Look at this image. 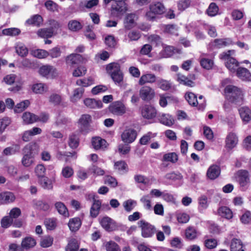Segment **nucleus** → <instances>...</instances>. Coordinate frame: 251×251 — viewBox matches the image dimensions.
<instances>
[{"instance_id": "obj_1", "label": "nucleus", "mask_w": 251, "mask_h": 251, "mask_svg": "<svg viewBox=\"0 0 251 251\" xmlns=\"http://www.w3.org/2000/svg\"><path fill=\"white\" fill-rule=\"evenodd\" d=\"M38 150V145L35 142H30L24 146L22 150L23 156L21 161L24 167L29 168L34 164V153Z\"/></svg>"}, {"instance_id": "obj_2", "label": "nucleus", "mask_w": 251, "mask_h": 251, "mask_svg": "<svg viewBox=\"0 0 251 251\" xmlns=\"http://www.w3.org/2000/svg\"><path fill=\"white\" fill-rule=\"evenodd\" d=\"M106 71L116 84H119L123 82L124 75L120 69V65L112 63L109 64L106 67Z\"/></svg>"}, {"instance_id": "obj_3", "label": "nucleus", "mask_w": 251, "mask_h": 251, "mask_svg": "<svg viewBox=\"0 0 251 251\" xmlns=\"http://www.w3.org/2000/svg\"><path fill=\"white\" fill-rule=\"evenodd\" d=\"M165 10V7L162 3H152L150 5L149 10L146 12V17L149 20H154L157 15L163 14Z\"/></svg>"}, {"instance_id": "obj_4", "label": "nucleus", "mask_w": 251, "mask_h": 251, "mask_svg": "<svg viewBox=\"0 0 251 251\" xmlns=\"http://www.w3.org/2000/svg\"><path fill=\"white\" fill-rule=\"evenodd\" d=\"M233 50H228L221 54L220 58L226 60L225 62L226 68L231 72H236L239 63L233 58L230 57L231 53Z\"/></svg>"}, {"instance_id": "obj_5", "label": "nucleus", "mask_w": 251, "mask_h": 251, "mask_svg": "<svg viewBox=\"0 0 251 251\" xmlns=\"http://www.w3.org/2000/svg\"><path fill=\"white\" fill-rule=\"evenodd\" d=\"M185 99L190 105L193 106H198L199 109L203 110L205 107V100L201 95L199 96L198 100L195 94L188 92L185 94Z\"/></svg>"}, {"instance_id": "obj_6", "label": "nucleus", "mask_w": 251, "mask_h": 251, "mask_svg": "<svg viewBox=\"0 0 251 251\" xmlns=\"http://www.w3.org/2000/svg\"><path fill=\"white\" fill-rule=\"evenodd\" d=\"M237 181L241 189L245 191L248 189L250 184V174L248 171L244 170L238 171L237 173Z\"/></svg>"}, {"instance_id": "obj_7", "label": "nucleus", "mask_w": 251, "mask_h": 251, "mask_svg": "<svg viewBox=\"0 0 251 251\" xmlns=\"http://www.w3.org/2000/svg\"><path fill=\"white\" fill-rule=\"evenodd\" d=\"M138 224L141 228V235L144 238L151 237L156 232L155 228L153 226L144 220L140 221Z\"/></svg>"}, {"instance_id": "obj_8", "label": "nucleus", "mask_w": 251, "mask_h": 251, "mask_svg": "<svg viewBox=\"0 0 251 251\" xmlns=\"http://www.w3.org/2000/svg\"><path fill=\"white\" fill-rule=\"evenodd\" d=\"M109 111L113 114L122 116L126 112V108L125 104L121 101H115L109 106Z\"/></svg>"}, {"instance_id": "obj_9", "label": "nucleus", "mask_w": 251, "mask_h": 251, "mask_svg": "<svg viewBox=\"0 0 251 251\" xmlns=\"http://www.w3.org/2000/svg\"><path fill=\"white\" fill-rule=\"evenodd\" d=\"M155 96L154 90L150 86H142L139 90L140 98L144 101H150Z\"/></svg>"}, {"instance_id": "obj_10", "label": "nucleus", "mask_w": 251, "mask_h": 251, "mask_svg": "<svg viewBox=\"0 0 251 251\" xmlns=\"http://www.w3.org/2000/svg\"><path fill=\"white\" fill-rule=\"evenodd\" d=\"M39 73L42 76L47 78H53L57 75L56 69L51 65H44L39 70Z\"/></svg>"}, {"instance_id": "obj_11", "label": "nucleus", "mask_w": 251, "mask_h": 251, "mask_svg": "<svg viewBox=\"0 0 251 251\" xmlns=\"http://www.w3.org/2000/svg\"><path fill=\"white\" fill-rule=\"evenodd\" d=\"M88 199L93 200V204L90 209V215L93 218H96L99 213L101 202L97 200L93 194H89Z\"/></svg>"}, {"instance_id": "obj_12", "label": "nucleus", "mask_w": 251, "mask_h": 251, "mask_svg": "<svg viewBox=\"0 0 251 251\" xmlns=\"http://www.w3.org/2000/svg\"><path fill=\"white\" fill-rule=\"evenodd\" d=\"M141 113L144 118L151 120L156 116L157 111L153 106L151 105H145L142 107Z\"/></svg>"}, {"instance_id": "obj_13", "label": "nucleus", "mask_w": 251, "mask_h": 251, "mask_svg": "<svg viewBox=\"0 0 251 251\" xmlns=\"http://www.w3.org/2000/svg\"><path fill=\"white\" fill-rule=\"evenodd\" d=\"M101 226L107 231L115 230L117 228L116 222L108 217H104L100 220Z\"/></svg>"}, {"instance_id": "obj_14", "label": "nucleus", "mask_w": 251, "mask_h": 251, "mask_svg": "<svg viewBox=\"0 0 251 251\" xmlns=\"http://www.w3.org/2000/svg\"><path fill=\"white\" fill-rule=\"evenodd\" d=\"M137 133L135 130L132 128L125 129L123 132L121 138L122 141L126 143H131L136 139Z\"/></svg>"}, {"instance_id": "obj_15", "label": "nucleus", "mask_w": 251, "mask_h": 251, "mask_svg": "<svg viewBox=\"0 0 251 251\" xmlns=\"http://www.w3.org/2000/svg\"><path fill=\"white\" fill-rule=\"evenodd\" d=\"M42 129L38 127H34L32 128L25 131L22 136V139L24 142H28L31 139L32 136L41 133Z\"/></svg>"}, {"instance_id": "obj_16", "label": "nucleus", "mask_w": 251, "mask_h": 251, "mask_svg": "<svg viewBox=\"0 0 251 251\" xmlns=\"http://www.w3.org/2000/svg\"><path fill=\"white\" fill-rule=\"evenodd\" d=\"M14 194L9 191L0 193V204H6L13 202L15 200Z\"/></svg>"}, {"instance_id": "obj_17", "label": "nucleus", "mask_w": 251, "mask_h": 251, "mask_svg": "<svg viewBox=\"0 0 251 251\" xmlns=\"http://www.w3.org/2000/svg\"><path fill=\"white\" fill-rule=\"evenodd\" d=\"M156 81V75L153 74L148 73L142 75L139 79L138 84L140 85H143L147 83H153Z\"/></svg>"}, {"instance_id": "obj_18", "label": "nucleus", "mask_w": 251, "mask_h": 251, "mask_svg": "<svg viewBox=\"0 0 251 251\" xmlns=\"http://www.w3.org/2000/svg\"><path fill=\"white\" fill-rule=\"evenodd\" d=\"M238 141V137L235 133H229L226 138L225 147L227 150H231L236 147Z\"/></svg>"}, {"instance_id": "obj_19", "label": "nucleus", "mask_w": 251, "mask_h": 251, "mask_svg": "<svg viewBox=\"0 0 251 251\" xmlns=\"http://www.w3.org/2000/svg\"><path fill=\"white\" fill-rule=\"evenodd\" d=\"M36 245L35 239L31 237L27 236L23 238L22 240L21 246L23 251H28L34 248Z\"/></svg>"}, {"instance_id": "obj_20", "label": "nucleus", "mask_w": 251, "mask_h": 251, "mask_svg": "<svg viewBox=\"0 0 251 251\" xmlns=\"http://www.w3.org/2000/svg\"><path fill=\"white\" fill-rule=\"evenodd\" d=\"M31 90L36 94H44L49 91L48 84L44 83H36L31 86Z\"/></svg>"}, {"instance_id": "obj_21", "label": "nucleus", "mask_w": 251, "mask_h": 251, "mask_svg": "<svg viewBox=\"0 0 251 251\" xmlns=\"http://www.w3.org/2000/svg\"><path fill=\"white\" fill-rule=\"evenodd\" d=\"M137 17L134 14H128L126 15L124 21V27L126 29H130L135 25Z\"/></svg>"}, {"instance_id": "obj_22", "label": "nucleus", "mask_w": 251, "mask_h": 251, "mask_svg": "<svg viewBox=\"0 0 251 251\" xmlns=\"http://www.w3.org/2000/svg\"><path fill=\"white\" fill-rule=\"evenodd\" d=\"M158 120L160 123L168 126H171L175 123V119L169 114H160Z\"/></svg>"}, {"instance_id": "obj_23", "label": "nucleus", "mask_w": 251, "mask_h": 251, "mask_svg": "<svg viewBox=\"0 0 251 251\" xmlns=\"http://www.w3.org/2000/svg\"><path fill=\"white\" fill-rule=\"evenodd\" d=\"M239 112L245 124H247L251 120V111L249 107H242L239 109Z\"/></svg>"}, {"instance_id": "obj_24", "label": "nucleus", "mask_w": 251, "mask_h": 251, "mask_svg": "<svg viewBox=\"0 0 251 251\" xmlns=\"http://www.w3.org/2000/svg\"><path fill=\"white\" fill-rule=\"evenodd\" d=\"M221 173L219 166L213 165L210 166L207 170L206 175L208 178L210 179H215L217 178Z\"/></svg>"}, {"instance_id": "obj_25", "label": "nucleus", "mask_w": 251, "mask_h": 251, "mask_svg": "<svg viewBox=\"0 0 251 251\" xmlns=\"http://www.w3.org/2000/svg\"><path fill=\"white\" fill-rule=\"evenodd\" d=\"M23 123L25 125H29L37 122V115L29 112H25L22 116Z\"/></svg>"}, {"instance_id": "obj_26", "label": "nucleus", "mask_w": 251, "mask_h": 251, "mask_svg": "<svg viewBox=\"0 0 251 251\" xmlns=\"http://www.w3.org/2000/svg\"><path fill=\"white\" fill-rule=\"evenodd\" d=\"M83 103L86 106L89 108H100L102 106V103L100 100L94 99H85L83 100Z\"/></svg>"}, {"instance_id": "obj_27", "label": "nucleus", "mask_w": 251, "mask_h": 251, "mask_svg": "<svg viewBox=\"0 0 251 251\" xmlns=\"http://www.w3.org/2000/svg\"><path fill=\"white\" fill-rule=\"evenodd\" d=\"M91 120V117L89 115H83L80 117L78 124L81 131H86Z\"/></svg>"}, {"instance_id": "obj_28", "label": "nucleus", "mask_w": 251, "mask_h": 251, "mask_svg": "<svg viewBox=\"0 0 251 251\" xmlns=\"http://www.w3.org/2000/svg\"><path fill=\"white\" fill-rule=\"evenodd\" d=\"M92 144L96 150L104 149L107 146L106 141L99 137L93 138L92 139Z\"/></svg>"}, {"instance_id": "obj_29", "label": "nucleus", "mask_w": 251, "mask_h": 251, "mask_svg": "<svg viewBox=\"0 0 251 251\" xmlns=\"http://www.w3.org/2000/svg\"><path fill=\"white\" fill-rule=\"evenodd\" d=\"M238 77L244 80H251V74L249 70L245 68H239L236 71Z\"/></svg>"}, {"instance_id": "obj_30", "label": "nucleus", "mask_w": 251, "mask_h": 251, "mask_svg": "<svg viewBox=\"0 0 251 251\" xmlns=\"http://www.w3.org/2000/svg\"><path fill=\"white\" fill-rule=\"evenodd\" d=\"M114 169L121 174L126 173L128 171V166L126 162L120 160L115 162Z\"/></svg>"}, {"instance_id": "obj_31", "label": "nucleus", "mask_w": 251, "mask_h": 251, "mask_svg": "<svg viewBox=\"0 0 251 251\" xmlns=\"http://www.w3.org/2000/svg\"><path fill=\"white\" fill-rule=\"evenodd\" d=\"M126 0H115L117 2L116 5H113L112 7L113 10L117 12L119 14H122L126 12V9L125 4V1Z\"/></svg>"}, {"instance_id": "obj_32", "label": "nucleus", "mask_w": 251, "mask_h": 251, "mask_svg": "<svg viewBox=\"0 0 251 251\" xmlns=\"http://www.w3.org/2000/svg\"><path fill=\"white\" fill-rule=\"evenodd\" d=\"M43 22V20L42 16L36 14L28 19L26 21V23L28 25H33L39 26L42 24Z\"/></svg>"}, {"instance_id": "obj_33", "label": "nucleus", "mask_w": 251, "mask_h": 251, "mask_svg": "<svg viewBox=\"0 0 251 251\" xmlns=\"http://www.w3.org/2000/svg\"><path fill=\"white\" fill-rule=\"evenodd\" d=\"M81 225V222L79 218H74L70 220L68 226L72 231L78 230Z\"/></svg>"}, {"instance_id": "obj_34", "label": "nucleus", "mask_w": 251, "mask_h": 251, "mask_svg": "<svg viewBox=\"0 0 251 251\" xmlns=\"http://www.w3.org/2000/svg\"><path fill=\"white\" fill-rule=\"evenodd\" d=\"M225 92L226 95V96L228 97L230 100L232 96L234 95L235 93H237V94L240 96V89L238 87L233 86V85H227L225 89Z\"/></svg>"}, {"instance_id": "obj_35", "label": "nucleus", "mask_w": 251, "mask_h": 251, "mask_svg": "<svg viewBox=\"0 0 251 251\" xmlns=\"http://www.w3.org/2000/svg\"><path fill=\"white\" fill-rule=\"evenodd\" d=\"M218 214L227 219L232 218L233 215L231 210L226 206H222L220 207L218 210Z\"/></svg>"}, {"instance_id": "obj_36", "label": "nucleus", "mask_w": 251, "mask_h": 251, "mask_svg": "<svg viewBox=\"0 0 251 251\" xmlns=\"http://www.w3.org/2000/svg\"><path fill=\"white\" fill-rule=\"evenodd\" d=\"M55 207L58 212L63 215L64 217H68L69 216V212L65 205L62 202H57L55 204Z\"/></svg>"}, {"instance_id": "obj_37", "label": "nucleus", "mask_w": 251, "mask_h": 251, "mask_svg": "<svg viewBox=\"0 0 251 251\" xmlns=\"http://www.w3.org/2000/svg\"><path fill=\"white\" fill-rule=\"evenodd\" d=\"M38 36L43 38H48L52 37L54 34V31L49 28H41L38 30Z\"/></svg>"}, {"instance_id": "obj_38", "label": "nucleus", "mask_w": 251, "mask_h": 251, "mask_svg": "<svg viewBox=\"0 0 251 251\" xmlns=\"http://www.w3.org/2000/svg\"><path fill=\"white\" fill-rule=\"evenodd\" d=\"M208 207L207 197L205 195L201 196L198 199V209L200 212H202Z\"/></svg>"}, {"instance_id": "obj_39", "label": "nucleus", "mask_w": 251, "mask_h": 251, "mask_svg": "<svg viewBox=\"0 0 251 251\" xmlns=\"http://www.w3.org/2000/svg\"><path fill=\"white\" fill-rule=\"evenodd\" d=\"M241 241L238 239H233L230 244V251H244L242 249Z\"/></svg>"}, {"instance_id": "obj_40", "label": "nucleus", "mask_w": 251, "mask_h": 251, "mask_svg": "<svg viewBox=\"0 0 251 251\" xmlns=\"http://www.w3.org/2000/svg\"><path fill=\"white\" fill-rule=\"evenodd\" d=\"M177 81L181 84L191 87L194 86V82L192 81L180 73L177 74Z\"/></svg>"}, {"instance_id": "obj_41", "label": "nucleus", "mask_w": 251, "mask_h": 251, "mask_svg": "<svg viewBox=\"0 0 251 251\" xmlns=\"http://www.w3.org/2000/svg\"><path fill=\"white\" fill-rule=\"evenodd\" d=\"M53 238L50 235L42 237L40 242V246L43 248H48L53 244Z\"/></svg>"}, {"instance_id": "obj_42", "label": "nucleus", "mask_w": 251, "mask_h": 251, "mask_svg": "<svg viewBox=\"0 0 251 251\" xmlns=\"http://www.w3.org/2000/svg\"><path fill=\"white\" fill-rule=\"evenodd\" d=\"M81 57V55L78 54L72 53L66 57V63L70 65L77 64Z\"/></svg>"}, {"instance_id": "obj_43", "label": "nucleus", "mask_w": 251, "mask_h": 251, "mask_svg": "<svg viewBox=\"0 0 251 251\" xmlns=\"http://www.w3.org/2000/svg\"><path fill=\"white\" fill-rule=\"evenodd\" d=\"M163 51L164 57H171L176 53H180V50L176 49L173 46H167L165 47Z\"/></svg>"}, {"instance_id": "obj_44", "label": "nucleus", "mask_w": 251, "mask_h": 251, "mask_svg": "<svg viewBox=\"0 0 251 251\" xmlns=\"http://www.w3.org/2000/svg\"><path fill=\"white\" fill-rule=\"evenodd\" d=\"M68 28L72 31H77L82 27L81 24L76 20L70 21L68 24Z\"/></svg>"}, {"instance_id": "obj_45", "label": "nucleus", "mask_w": 251, "mask_h": 251, "mask_svg": "<svg viewBox=\"0 0 251 251\" xmlns=\"http://www.w3.org/2000/svg\"><path fill=\"white\" fill-rule=\"evenodd\" d=\"M89 172L93 175L94 176H103L105 174L104 170L99 167L98 166L93 165L88 169Z\"/></svg>"}, {"instance_id": "obj_46", "label": "nucleus", "mask_w": 251, "mask_h": 251, "mask_svg": "<svg viewBox=\"0 0 251 251\" xmlns=\"http://www.w3.org/2000/svg\"><path fill=\"white\" fill-rule=\"evenodd\" d=\"M84 89L83 88H77L75 89L73 92V95L71 98L72 101L75 102L80 99L84 93Z\"/></svg>"}, {"instance_id": "obj_47", "label": "nucleus", "mask_w": 251, "mask_h": 251, "mask_svg": "<svg viewBox=\"0 0 251 251\" xmlns=\"http://www.w3.org/2000/svg\"><path fill=\"white\" fill-rule=\"evenodd\" d=\"M20 151V146L16 145L13 147L6 148L2 152L4 155H11L19 152Z\"/></svg>"}, {"instance_id": "obj_48", "label": "nucleus", "mask_w": 251, "mask_h": 251, "mask_svg": "<svg viewBox=\"0 0 251 251\" xmlns=\"http://www.w3.org/2000/svg\"><path fill=\"white\" fill-rule=\"evenodd\" d=\"M106 251H121L119 245L114 241H110L104 243Z\"/></svg>"}, {"instance_id": "obj_49", "label": "nucleus", "mask_w": 251, "mask_h": 251, "mask_svg": "<svg viewBox=\"0 0 251 251\" xmlns=\"http://www.w3.org/2000/svg\"><path fill=\"white\" fill-rule=\"evenodd\" d=\"M41 186L46 189H50L52 188V180L46 176L39 178Z\"/></svg>"}, {"instance_id": "obj_50", "label": "nucleus", "mask_w": 251, "mask_h": 251, "mask_svg": "<svg viewBox=\"0 0 251 251\" xmlns=\"http://www.w3.org/2000/svg\"><path fill=\"white\" fill-rule=\"evenodd\" d=\"M30 104L28 100H25L18 103L14 108V111L16 113H21L25 110Z\"/></svg>"}, {"instance_id": "obj_51", "label": "nucleus", "mask_w": 251, "mask_h": 251, "mask_svg": "<svg viewBox=\"0 0 251 251\" xmlns=\"http://www.w3.org/2000/svg\"><path fill=\"white\" fill-rule=\"evenodd\" d=\"M94 82V79L91 77H89L87 78L78 79L76 82V84L78 86L88 87L92 85Z\"/></svg>"}, {"instance_id": "obj_52", "label": "nucleus", "mask_w": 251, "mask_h": 251, "mask_svg": "<svg viewBox=\"0 0 251 251\" xmlns=\"http://www.w3.org/2000/svg\"><path fill=\"white\" fill-rule=\"evenodd\" d=\"M32 54L35 57L38 58L39 59H43L47 57L49 55V53L46 50L42 49H37L33 50L32 52Z\"/></svg>"}, {"instance_id": "obj_53", "label": "nucleus", "mask_w": 251, "mask_h": 251, "mask_svg": "<svg viewBox=\"0 0 251 251\" xmlns=\"http://www.w3.org/2000/svg\"><path fill=\"white\" fill-rule=\"evenodd\" d=\"M21 30L15 27L5 28L2 30V34L4 35L14 36L19 35Z\"/></svg>"}, {"instance_id": "obj_54", "label": "nucleus", "mask_w": 251, "mask_h": 251, "mask_svg": "<svg viewBox=\"0 0 251 251\" xmlns=\"http://www.w3.org/2000/svg\"><path fill=\"white\" fill-rule=\"evenodd\" d=\"M62 100V97L59 94L53 93L49 97V101L54 105H58L61 103Z\"/></svg>"}, {"instance_id": "obj_55", "label": "nucleus", "mask_w": 251, "mask_h": 251, "mask_svg": "<svg viewBox=\"0 0 251 251\" xmlns=\"http://www.w3.org/2000/svg\"><path fill=\"white\" fill-rule=\"evenodd\" d=\"M200 63L202 68L206 70L212 68L214 65L213 61L212 59L202 57L201 59Z\"/></svg>"}, {"instance_id": "obj_56", "label": "nucleus", "mask_w": 251, "mask_h": 251, "mask_svg": "<svg viewBox=\"0 0 251 251\" xmlns=\"http://www.w3.org/2000/svg\"><path fill=\"white\" fill-rule=\"evenodd\" d=\"M46 171L45 167L41 164L37 165L34 170L35 173L39 179L45 176Z\"/></svg>"}, {"instance_id": "obj_57", "label": "nucleus", "mask_w": 251, "mask_h": 251, "mask_svg": "<svg viewBox=\"0 0 251 251\" xmlns=\"http://www.w3.org/2000/svg\"><path fill=\"white\" fill-rule=\"evenodd\" d=\"M16 52L21 56H26L28 53V50L25 45L22 43L17 44L16 47Z\"/></svg>"}, {"instance_id": "obj_58", "label": "nucleus", "mask_w": 251, "mask_h": 251, "mask_svg": "<svg viewBox=\"0 0 251 251\" xmlns=\"http://www.w3.org/2000/svg\"><path fill=\"white\" fill-rule=\"evenodd\" d=\"M69 146L72 149L76 148L79 145L78 137L75 134H71L69 137Z\"/></svg>"}, {"instance_id": "obj_59", "label": "nucleus", "mask_w": 251, "mask_h": 251, "mask_svg": "<svg viewBox=\"0 0 251 251\" xmlns=\"http://www.w3.org/2000/svg\"><path fill=\"white\" fill-rule=\"evenodd\" d=\"M196 230L193 227H189L185 230V237L188 240H193L197 237Z\"/></svg>"}, {"instance_id": "obj_60", "label": "nucleus", "mask_w": 251, "mask_h": 251, "mask_svg": "<svg viewBox=\"0 0 251 251\" xmlns=\"http://www.w3.org/2000/svg\"><path fill=\"white\" fill-rule=\"evenodd\" d=\"M136 205V201L131 199L125 201L123 203L125 210L127 212L131 211Z\"/></svg>"}, {"instance_id": "obj_61", "label": "nucleus", "mask_w": 251, "mask_h": 251, "mask_svg": "<svg viewBox=\"0 0 251 251\" xmlns=\"http://www.w3.org/2000/svg\"><path fill=\"white\" fill-rule=\"evenodd\" d=\"M79 245L75 239L70 240L66 248V251H78Z\"/></svg>"}, {"instance_id": "obj_62", "label": "nucleus", "mask_w": 251, "mask_h": 251, "mask_svg": "<svg viewBox=\"0 0 251 251\" xmlns=\"http://www.w3.org/2000/svg\"><path fill=\"white\" fill-rule=\"evenodd\" d=\"M45 225L47 229L53 230L57 226L56 220L53 218L47 219L45 221Z\"/></svg>"}, {"instance_id": "obj_63", "label": "nucleus", "mask_w": 251, "mask_h": 251, "mask_svg": "<svg viewBox=\"0 0 251 251\" xmlns=\"http://www.w3.org/2000/svg\"><path fill=\"white\" fill-rule=\"evenodd\" d=\"M87 69L85 66H79L75 69L73 72V75L75 77H79L85 75Z\"/></svg>"}, {"instance_id": "obj_64", "label": "nucleus", "mask_w": 251, "mask_h": 251, "mask_svg": "<svg viewBox=\"0 0 251 251\" xmlns=\"http://www.w3.org/2000/svg\"><path fill=\"white\" fill-rule=\"evenodd\" d=\"M240 221L244 224H248L251 222V212L246 211L240 217Z\"/></svg>"}]
</instances>
